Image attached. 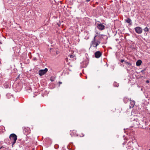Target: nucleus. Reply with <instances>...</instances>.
Here are the masks:
<instances>
[{"mask_svg": "<svg viewBox=\"0 0 150 150\" xmlns=\"http://www.w3.org/2000/svg\"><path fill=\"white\" fill-rule=\"evenodd\" d=\"M21 38H19V39H21Z\"/></svg>", "mask_w": 150, "mask_h": 150, "instance_id": "45", "label": "nucleus"}, {"mask_svg": "<svg viewBox=\"0 0 150 150\" xmlns=\"http://www.w3.org/2000/svg\"><path fill=\"white\" fill-rule=\"evenodd\" d=\"M2 44V43L1 42V40H0V44Z\"/></svg>", "mask_w": 150, "mask_h": 150, "instance_id": "39", "label": "nucleus"}, {"mask_svg": "<svg viewBox=\"0 0 150 150\" xmlns=\"http://www.w3.org/2000/svg\"><path fill=\"white\" fill-rule=\"evenodd\" d=\"M102 53L100 51L96 52L95 53V56L96 58H99L102 55Z\"/></svg>", "mask_w": 150, "mask_h": 150, "instance_id": "7", "label": "nucleus"}, {"mask_svg": "<svg viewBox=\"0 0 150 150\" xmlns=\"http://www.w3.org/2000/svg\"><path fill=\"white\" fill-rule=\"evenodd\" d=\"M105 35H101L99 33H96V35H95V36H94V38H95L96 37H100L102 36L103 37H105Z\"/></svg>", "mask_w": 150, "mask_h": 150, "instance_id": "15", "label": "nucleus"}, {"mask_svg": "<svg viewBox=\"0 0 150 150\" xmlns=\"http://www.w3.org/2000/svg\"><path fill=\"white\" fill-rule=\"evenodd\" d=\"M25 141L24 140H22L21 139H18V141L17 142V143H20L21 144H23L25 143Z\"/></svg>", "mask_w": 150, "mask_h": 150, "instance_id": "13", "label": "nucleus"}, {"mask_svg": "<svg viewBox=\"0 0 150 150\" xmlns=\"http://www.w3.org/2000/svg\"><path fill=\"white\" fill-rule=\"evenodd\" d=\"M6 96L7 98H11V95L10 93H7L6 94Z\"/></svg>", "mask_w": 150, "mask_h": 150, "instance_id": "21", "label": "nucleus"}, {"mask_svg": "<svg viewBox=\"0 0 150 150\" xmlns=\"http://www.w3.org/2000/svg\"><path fill=\"white\" fill-rule=\"evenodd\" d=\"M139 121H140L138 119H137L136 121H135V120L133 122V124H134V126H136L137 125V127H139V125L140 124Z\"/></svg>", "mask_w": 150, "mask_h": 150, "instance_id": "9", "label": "nucleus"}, {"mask_svg": "<svg viewBox=\"0 0 150 150\" xmlns=\"http://www.w3.org/2000/svg\"><path fill=\"white\" fill-rule=\"evenodd\" d=\"M52 142L51 140L49 138H47L45 140V142H46L47 144H51Z\"/></svg>", "mask_w": 150, "mask_h": 150, "instance_id": "10", "label": "nucleus"}, {"mask_svg": "<svg viewBox=\"0 0 150 150\" xmlns=\"http://www.w3.org/2000/svg\"><path fill=\"white\" fill-rule=\"evenodd\" d=\"M127 150H133V149L132 147L129 144V143L127 144Z\"/></svg>", "mask_w": 150, "mask_h": 150, "instance_id": "11", "label": "nucleus"}, {"mask_svg": "<svg viewBox=\"0 0 150 150\" xmlns=\"http://www.w3.org/2000/svg\"><path fill=\"white\" fill-rule=\"evenodd\" d=\"M143 39H144V40H145V38H144Z\"/></svg>", "mask_w": 150, "mask_h": 150, "instance_id": "41", "label": "nucleus"}, {"mask_svg": "<svg viewBox=\"0 0 150 150\" xmlns=\"http://www.w3.org/2000/svg\"><path fill=\"white\" fill-rule=\"evenodd\" d=\"M57 24L58 25L59 27L60 26V25H61V23H60V22H59V23H57Z\"/></svg>", "mask_w": 150, "mask_h": 150, "instance_id": "26", "label": "nucleus"}, {"mask_svg": "<svg viewBox=\"0 0 150 150\" xmlns=\"http://www.w3.org/2000/svg\"><path fill=\"white\" fill-rule=\"evenodd\" d=\"M57 52H58V51H57L56 52V54H58Z\"/></svg>", "mask_w": 150, "mask_h": 150, "instance_id": "37", "label": "nucleus"}, {"mask_svg": "<svg viewBox=\"0 0 150 150\" xmlns=\"http://www.w3.org/2000/svg\"><path fill=\"white\" fill-rule=\"evenodd\" d=\"M30 128L27 127L24 129L23 132L24 134L26 135L29 134L30 133Z\"/></svg>", "mask_w": 150, "mask_h": 150, "instance_id": "8", "label": "nucleus"}, {"mask_svg": "<svg viewBox=\"0 0 150 150\" xmlns=\"http://www.w3.org/2000/svg\"><path fill=\"white\" fill-rule=\"evenodd\" d=\"M17 136L15 134H11L9 136V139L11 142L12 146H13V145L16 143L17 139Z\"/></svg>", "mask_w": 150, "mask_h": 150, "instance_id": "2", "label": "nucleus"}, {"mask_svg": "<svg viewBox=\"0 0 150 150\" xmlns=\"http://www.w3.org/2000/svg\"><path fill=\"white\" fill-rule=\"evenodd\" d=\"M125 61L124 59H121L120 60V62L121 63H123L124 62H125Z\"/></svg>", "mask_w": 150, "mask_h": 150, "instance_id": "27", "label": "nucleus"}, {"mask_svg": "<svg viewBox=\"0 0 150 150\" xmlns=\"http://www.w3.org/2000/svg\"><path fill=\"white\" fill-rule=\"evenodd\" d=\"M145 70V69H143V70H142L141 72H142V73H143V74H145V72H144V71Z\"/></svg>", "mask_w": 150, "mask_h": 150, "instance_id": "25", "label": "nucleus"}, {"mask_svg": "<svg viewBox=\"0 0 150 150\" xmlns=\"http://www.w3.org/2000/svg\"><path fill=\"white\" fill-rule=\"evenodd\" d=\"M139 127L141 128H144L145 125V122L143 120H142L139 121Z\"/></svg>", "mask_w": 150, "mask_h": 150, "instance_id": "3", "label": "nucleus"}, {"mask_svg": "<svg viewBox=\"0 0 150 150\" xmlns=\"http://www.w3.org/2000/svg\"><path fill=\"white\" fill-rule=\"evenodd\" d=\"M97 28L100 30H103L105 29V26L103 24L98 23L97 24Z\"/></svg>", "mask_w": 150, "mask_h": 150, "instance_id": "4", "label": "nucleus"}, {"mask_svg": "<svg viewBox=\"0 0 150 150\" xmlns=\"http://www.w3.org/2000/svg\"><path fill=\"white\" fill-rule=\"evenodd\" d=\"M130 101H131L130 103L131 105L130 106V108H133L135 104V101H132L131 99L130 100Z\"/></svg>", "mask_w": 150, "mask_h": 150, "instance_id": "17", "label": "nucleus"}, {"mask_svg": "<svg viewBox=\"0 0 150 150\" xmlns=\"http://www.w3.org/2000/svg\"><path fill=\"white\" fill-rule=\"evenodd\" d=\"M75 55H70L68 56V57H69L70 58L72 59L74 57Z\"/></svg>", "mask_w": 150, "mask_h": 150, "instance_id": "23", "label": "nucleus"}, {"mask_svg": "<svg viewBox=\"0 0 150 150\" xmlns=\"http://www.w3.org/2000/svg\"><path fill=\"white\" fill-rule=\"evenodd\" d=\"M48 69L45 68L44 69H41L39 71V75L40 76H42L45 74L47 72Z\"/></svg>", "mask_w": 150, "mask_h": 150, "instance_id": "5", "label": "nucleus"}, {"mask_svg": "<svg viewBox=\"0 0 150 150\" xmlns=\"http://www.w3.org/2000/svg\"><path fill=\"white\" fill-rule=\"evenodd\" d=\"M142 77H143V76H141V78H142Z\"/></svg>", "mask_w": 150, "mask_h": 150, "instance_id": "44", "label": "nucleus"}, {"mask_svg": "<svg viewBox=\"0 0 150 150\" xmlns=\"http://www.w3.org/2000/svg\"><path fill=\"white\" fill-rule=\"evenodd\" d=\"M50 80L51 81H54V80H53V79H50Z\"/></svg>", "mask_w": 150, "mask_h": 150, "instance_id": "38", "label": "nucleus"}, {"mask_svg": "<svg viewBox=\"0 0 150 150\" xmlns=\"http://www.w3.org/2000/svg\"><path fill=\"white\" fill-rule=\"evenodd\" d=\"M86 0V1L87 2H89L90 1V0Z\"/></svg>", "mask_w": 150, "mask_h": 150, "instance_id": "36", "label": "nucleus"}, {"mask_svg": "<svg viewBox=\"0 0 150 150\" xmlns=\"http://www.w3.org/2000/svg\"><path fill=\"white\" fill-rule=\"evenodd\" d=\"M120 40H121L122 41H123V40H124V39L122 38H121Z\"/></svg>", "mask_w": 150, "mask_h": 150, "instance_id": "34", "label": "nucleus"}, {"mask_svg": "<svg viewBox=\"0 0 150 150\" xmlns=\"http://www.w3.org/2000/svg\"><path fill=\"white\" fill-rule=\"evenodd\" d=\"M66 61L67 62H68V58H66Z\"/></svg>", "mask_w": 150, "mask_h": 150, "instance_id": "33", "label": "nucleus"}, {"mask_svg": "<svg viewBox=\"0 0 150 150\" xmlns=\"http://www.w3.org/2000/svg\"><path fill=\"white\" fill-rule=\"evenodd\" d=\"M81 134V135L80 136V137H83L84 136V135L83 134V133H82Z\"/></svg>", "mask_w": 150, "mask_h": 150, "instance_id": "29", "label": "nucleus"}, {"mask_svg": "<svg viewBox=\"0 0 150 150\" xmlns=\"http://www.w3.org/2000/svg\"><path fill=\"white\" fill-rule=\"evenodd\" d=\"M117 42V43H120V41H119V42H118V41H119V40L118 38H116L115 40Z\"/></svg>", "mask_w": 150, "mask_h": 150, "instance_id": "24", "label": "nucleus"}, {"mask_svg": "<svg viewBox=\"0 0 150 150\" xmlns=\"http://www.w3.org/2000/svg\"><path fill=\"white\" fill-rule=\"evenodd\" d=\"M142 77H143V76H141V78H142Z\"/></svg>", "mask_w": 150, "mask_h": 150, "instance_id": "43", "label": "nucleus"}, {"mask_svg": "<svg viewBox=\"0 0 150 150\" xmlns=\"http://www.w3.org/2000/svg\"><path fill=\"white\" fill-rule=\"evenodd\" d=\"M149 150H150V149H149Z\"/></svg>", "mask_w": 150, "mask_h": 150, "instance_id": "46", "label": "nucleus"}, {"mask_svg": "<svg viewBox=\"0 0 150 150\" xmlns=\"http://www.w3.org/2000/svg\"><path fill=\"white\" fill-rule=\"evenodd\" d=\"M142 77H143V76H141V78H142Z\"/></svg>", "mask_w": 150, "mask_h": 150, "instance_id": "42", "label": "nucleus"}, {"mask_svg": "<svg viewBox=\"0 0 150 150\" xmlns=\"http://www.w3.org/2000/svg\"><path fill=\"white\" fill-rule=\"evenodd\" d=\"M146 83H149V80H147L146 81Z\"/></svg>", "mask_w": 150, "mask_h": 150, "instance_id": "28", "label": "nucleus"}, {"mask_svg": "<svg viewBox=\"0 0 150 150\" xmlns=\"http://www.w3.org/2000/svg\"><path fill=\"white\" fill-rule=\"evenodd\" d=\"M123 100L125 103H127L129 101V100L128 98L125 97L124 98Z\"/></svg>", "mask_w": 150, "mask_h": 150, "instance_id": "18", "label": "nucleus"}, {"mask_svg": "<svg viewBox=\"0 0 150 150\" xmlns=\"http://www.w3.org/2000/svg\"><path fill=\"white\" fill-rule=\"evenodd\" d=\"M142 63V61L141 60H139L137 61L136 62V65L137 66H139Z\"/></svg>", "mask_w": 150, "mask_h": 150, "instance_id": "16", "label": "nucleus"}, {"mask_svg": "<svg viewBox=\"0 0 150 150\" xmlns=\"http://www.w3.org/2000/svg\"><path fill=\"white\" fill-rule=\"evenodd\" d=\"M52 50H53V49L52 48H50V52H52L53 51Z\"/></svg>", "mask_w": 150, "mask_h": 150, "instance_id": "30", "label": "nucleus"}, {"mask_svg": "<svg viewBox=\"0 0 150 150\" xmlns=\"http://www.w3.org/2000/svg\"><path fill=\"white\" fill-rule=\"evenodd\" d=\"M114 87H118L119 86V84L116 82H114L113 84Z\"/></svg>", "mask_w": 150, "mask_h": 150, "instance_id": "20", "label": "nucleus"}, {"mask_svg": "<svg viewBox=\"0 0 150 150\" xmlns=\"http://www.w3.org/2000/svg\"><path fill=\"white\" fill-rule=\"evenodd\" d=\"M136 32L139 34L141 33L142 30L140 27H137L134 28Z\"/></svg>", "mask_w": 150, "mask_h": 150, "instance_id": "6", "label": "nucleus"}, {"mask_svg": "<svg viewBox=\"0 0 150 150\" xmlns=\"http://www.w3.org/2000/svg\"><path fill=\"white\" fill-rule=\"evenodd\" d=\"M59 86H60V85L62 83V82H61L59 81Z\"/></svg>", "mask_w": 150, "mask_h": 150, "instance_id": "32", "label": "nucleus"}, {"mask_svg": "<svg viewBox=\"0 0 150 150\" xmlns=\"http://www.w3.org/2000/svg\"><path fill=\"white\" fill-rule=\"evenodd\" d=\"M9 85L7 83H5L4 84V87L5 88H7L9 87Z\"/></svg>", "mask_w": 150, "mask_h": 150, "instance_id": "19", "label": "nucleus"}, {"mask_svg": "<svg viewBox=\"0 0 150 150\" xmlns=\"http://www.w3.org/2000/svg\"><path fill=\"white\" fill-rule=\"evenodd\" d=\"M126 22L128 23H129L130 25L132 24V21L131 19L129 18H127V19L125 20Z\"/></svg>", "mask_w": 150, "mask_h": 150, "instance_id": "14", "label": "nucleus"}, {"mask_svg": "<svg viewBox=\"0 0 150 150\" xmlns=\"http://www.w3.org/2000/svg\"><path fill=\"white\" fill-rule=\"evenodd\" d=\"M100 42L99 40L97 39L96 38H94L91 42L89 49L92 47L97 48V47L100 44Z\"/></svg>", "mask_w": 150, "mask_h": 150, "instance_id": "1", "label": "nucleus"}, {"mask_svg": "<svg viewBox=\"0 0 150 150\" xmlns=\"http://www.w3.org/2000/svg\"><path fill=\"white\" fill-rule=\"evenodd\" d=\"M33 60L34 61H36V60H37V59L35 57V58H34L33 59Z\"/></svg>", "mask_w": 150, "mask_h": 150, "instance_id": "31", "label": "nucleus"}, {"mask_svg": "<svg viewBox=\"0 0 150 150\" xmlns=\"http://www.w3.org/2000/svg\"><path fill=\"white\" fill-rule=\"evenodd\" d=\"M126 143V142H124L123 143H122V144L123 145H124Z\"/></svg>", "mask_w": 150, "mask_h": 150, "instance_id": "35", "label": "nucleus"}, {"mask_svg": "<svg viewBox=\"0 0 150 150\" xmlns=\"http://www.w3.org/2000/svg\"><path fill=\"white\" fill-rule=\"evenodd\" d=\"M125 64L127 65L128 68L130 67V66H131L132 64L131 62H128L127 61H125Z\"/></svg>", "mask_w": 150, "mask_h": 150, "instance_id": "12", "label": "nucleus"}, {"mask_svg": "<svg viewBox=\"0 0 150 150\" xmlns=\"http://www.w3.org/2000/svg\"><path fill=\"white\" fill-rule=\"evenodd\" d=\"M144 31H145V32H148L149 31V29H148L147 27H146L145 28H144Z\"/></svg>", "mask_w": 150, "mask_h": 150, "instance_id": "22", "label": "nucleus"}, {"mask_svg": "<svg viewBox=\"0 0 150 150\" xmlns=\"http://www.w3.org/2000/svg\"><path fill=\"white\" fill-rule=\"evenodd\" d=\"M2 147H3V146H1L0 147V149H1Z\"/></svg>", "mask_w": 150, "mask_h": 150, "instance_id": "40", "label": "nucleus"}]
</instances>
